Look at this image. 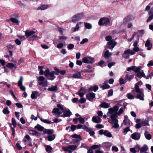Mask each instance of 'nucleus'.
<instances>
[{
  "instance_id": "58",
  "label": "nucleus",
  "mask_w": 153,
  "mask_h": 153,
  "mask_svg": "<svg viewBox=\"0 0 153 153\" xmlns=\"http://www.w3.org/2000/svg\"><path fill=\"white\" fill-rule=\"evenodd\" d=\"M113 94V90L112 89H111L108 92V97H111L112 96Z\"/></svg>"
},
{
  "instance_id": "7",
  "label": "nucleus",
  "mask_w": 153,
  "mask_h": 153,
  "mask_svg": "<svg viewBox=\"0 0 153 153\" xmlns=\"http://www.w3.org/2000/svg\"><path fill=\"white\" fill-rule=\"evenodd\" d=\"M113 122V124L112 125V128H117L119 127V125L118 124V120L116 119L117 117H109Z\"/></svg>"
},
{
  "instance_id": "32",
  "label": "nucleus",
  "mask_w": 153,
  "mask_h": 153,
  "mask_svg": "<svg viewBox=\"0 0 153 153\" xmlns=\"http://www.w3.org/2000/svg\"><path fill=\"white\" fill-rule=\"evenodd\" d=\"M73 77L74 78H79L81 77V72H79L73 75Z\"/></svg>"
},
{
  "instance_id": "12",
  "label": "nucleus",
  "mask_w": 153,
  "mask_h": 153,
  "mask_svg": "<svg viewBox=\"0 0 153 153\" xmlns=\"http://www.w3.org/2000/svg\"><path fill=\"white\" fill-rule=\"evenodd\" d=\"M72 114L71 112L69 109L66 110L65 109L63 114L61 115V116L63 117H70L72 115Z\"/></svg>"
},
{
  "instance_id": "8",
  "label": "nucleus",
  "mask_w": 153,
  "mask_h": 153,
  "mask_svg": "<svg viewBox=\"0 0 153 153\" xmlns=\"http://www.w3.org/2000/svg\"><path fill=\"white\" fill-rule=\"evenodd\" d=\"M126 74L125 77L126 80L130 81L131 79L134 78V74L133 72L131 73V72H126Z\"/></svg>"
},
{
  "instance_id": "9",
  "label": "nucleus",
  "mask_w": 153,
  "mask_h": 153,
  "mask_svg": "<svg viewBox=\"0 0 153 153\" xmlns=\"http://www.w3.org/2000/svg\"><path fill=\"white\" fill-rule=\"evenodd\" d=\"M23 77L22 76H21L18 82V85L20 89L22 91H25L26 90L25 87L22 85L23 81Z\"/></svg>"
},
{
  "instance_id": "36",
  "label": "nucleus",
  "mask_w": 153,
  "mask_h": 153,
  "mask_svg": "<svg viewBox=\"0 0 153 153\" xmlns=\"http://www.w3.org/2000/svg\"><path fill=\"white\" fill-rule=\"evenodd\" d=\"M37 128L39 131H42L44 130L43 127L41 126L39 124H38L37 126H36L34 128Z\"/></svg>"
},
{
  "instance_id": "48",
  "label": "nucleus",
  "mask_w": 153,
  "mask_h": 153,
  "mask_svg": "<svg viewBox=\"0 0 153 153\" xmlns=\"http://www.w3.org/2000/svg\"><path fill=\"white\" fill-rule=\"evenodd\" d=\"M59 42H62L63 40H65L67 38V37L66 36H59Z\"/></svg>"
},
{
  "instance_id": "27",
  "label": "nucleus",
  "mask_w": 153,
  "mask_h": 153,
  "mask_svg": "<svg viewBox=\"0 0 153 153\" xmlns=\"http://www.w3.org/2000/svg\"><path fill=\"white\" fill-rule=\"evenodd\" d=\"M35 33V32L33 31H28L26 30L25 31V34L27 37H29Z\"/></svg>"
},
{
  "instance_id": "13",
  "label": "nucleus",
  "mask_w": 153,
  "mask_h": 153,
  "mask_svg": "<svg viewBox=\"0 0 153 153\" xmlns=\"http://www.w3.org/2000/svg\"><path fill=\"white\" fill-rule=\"evenodd\" d=\"M132 138L135 140H138L140 137V134L138 132H135L131 135Z\"/></svg>"
},
{
  "instance_id": "52",
  "label": "nucleus",
  "mask_w": 153,
  "mask_h": 153,
  "mask_svg": "<svg viewBox=\"0 0 153 153\" xmlns=\"http://www.w3.org/2000/svg\"><path fill=\"white\" fill-rule=\"evenodd\" d=\"M12 125L14 128L16 127L17 123L16 122L15 119L13 118H12Z\"/></svg>"
},
{
  "instance_id": "45",
  "label": "nucleus",
  "mask_w": 153,
  "mask_h": 153,
  "mask_svg": "<svg viewBox=\"0 0 153 153\" xmlns=\"http://www.w3.org/2000/svg\"><path fill=\"white\" fill-rule=\"evenodd\" d=\"M126 97L128 99L130 100L133 99L134 98V96L132 95L130 93H128L126 95Z\"/></svg>"
},
{
  "instance_id": "1",
  "label": "nucleus",
  "mask_w": 153,
  "mask_h": 153,
  "mask_svg": "<svg viewBox=\"0 0 153 153\" xmlns=\"http://www.w3.org/2000/svg\"><path fill=\"white\" fill-rule=\"evenodd\" d=\"M140 83V82H138L135 85V91L137 93L136 98L137 99H139L143 101L144 100L143 91L142 89H140L139 87V85Z\"/></svg>"
},
{
  "instance_id": "38",
  "label": "nucleus",
  "mask_w": 153,
  "mask_h": 153,
  "mask_svg": "<svg viewBox=\"0 0 153 153\" xmlns=\"http://www.w3.org/2000/svg\"><path fill=\"white\" fill-rule=\"evenodd\" d=\"M7 67L10 68H12L14 67L15 69H16L17 68L15 66L13 63H8L7 65Z\"/></svg>"
},
{
  "instance_id": "56",
  "label": "nucleus",
  "mask_w": 153,
  "mask_h": 153,
  "mask_svg": "<svg viewBox=\"0 0 153 153\" xmlns=\"http://www.w3.org/2000/svg\"><path fill=\"white\" fill-rule=\"evenodd\" d=\"M41 120L42 122L48 124H50L51 123V121L48 120H47L41 119Z\"/></svg>"
},
{
  "instance_id": "35",
  "label": "nucleus",
  "mask_w": 153,
  "mask_h": 153,
  "mask_svg": "<svg viewBox=\"0 0 153 153\" xmlns=\"http://www.w3.org/2000/svg\"><path fill=\"white\" fill-rule=\"evenodd\" d=\"M104 135L108 137H112L111 134L108 131L106 130H105Z\"/></svg>"
},
{
  "instance_id": "10",
  "label": "nucleus",
  "mask_w": 153,
  "mask_h": 153,
  "mask_svg": "<svg viewBox=\"0 0 153 153\" xmlns=\"http://www.w3.org/2000/svg\"><path fill=\"white\" fill-rule=\"evenodd\" d=\"M71 137L74 138L73 141L75 143H79L82 140L80 136L76 134L72 135Z\"/></svg>"
},
{
  "instance_id": "6",
  "label": "nucleus",
  "mask_w": 153,
  "mask_h": 153,
  "mask_svg": "<svg viewBox=\"0 0 153 153\" xmlns=\"http://www.w3.org/2000/svg\"><path fill=\"white\" fill-rule=\"evenodd\" d=\"M110 21L109 19L106 18H101L98 22V25H110Z\"/></svg>"
},
{
  "instance_id": "47",
  "label": "nucleus",
  "mask_w": 153,
  "mask_h": 153,
  "mask_svg": "<svg viewBox=\"0 0 153 153\" xmlns=\"http://www.w3.org/2000/svg\"><path fill=\"white\" fill-rule=\"evenodd\" d=\"M3 112L5 114H8L10 113V111L8 110V107H6L3 110Z\"/></svg>"
},
{
  "instance_id": "23",
  "label": "nucleus",
  "mask_w": 153,
  "mask_h": 153,
  "mask_svg": "<svg viewBox=\"0 0 153 153\" xmlns=\"http://www.w3.org/2000/svg\"><path fill=\"white\" fill-rule=\"evenodd\" d=\"M124 53V55H129V54H130L131 55H133L134 54L135 52L132 50L128 49L125 51Z\"/></svg>"
},
{
  "instance_id": "31",
  "label": "nucleus",
  "mask_w": 153,
  "mask_h": 153,
  "mask_svg": "<svg viewBox=\"0 0 153 153\" xmlns=\"http://www.w3.org/2000/svg\"><path fill=\"white\" fill-rule=\"evenodd\" d=\"M144 135L146 138L148 140H149L152 138L151 135L147 131H145Z\"/></svg>"
},
{
  "instance_id": "11",
  "label": "nucleus",
  "mask_w": 153,
  "mask_h": 153,
  "mask_svg": "<svg viewBox=\"0 0 153 153\" xmlns=\"http://www.w3.org/2000/svg\"><path fill=\"white\" fill-rule=\"evenodd\" d=\"M64 105L58 104V115H62L64 111L65 108H64Z\"/></svg>"
},
{
  "instance_id": "55",
  "label": "nucleus",
  "mask_w": 153,
  "mask_h": 153,
  "mask_svg": "<svg viewBox=\"0 0 153 153\" xmlns=\"http://www.w3.org/2000/svg\"><path fill=\"white\" fill-rule=\"evenodd\" d=\"M67 47L69 50H71L74 48V45L73 44H70L68 45Z\"/></svg>"
},
{
  "instance_id": "41",
  "label": "nucleus",
  "mask_w": 153,
  "mask_h": 153,
  "mask_svg": "<svg viewBox=\"0 0 153 153\" xmlns=\"http://www.w3.org/2000/svg\"><path fill=\"white\" fill-rule=\"evenodd\" d=\"M57 86L56 85H55L54 86H53L51 87V88H49L48 89V91H55L56 90Z\"/></svg>"
},
{
  "instance_id": "2",
  "label": "nucleus",
  "mask_w": 153,
  "mask_h": 153,
  "mask_svg": "<svg viewBox=\"0 0 153 153\" xmlns=\"http://www.w3.org/2000/svg\"><path fill=\"white\" fill-rule=\"evenodd\" d=\"M119 109V107L117 105L113 108L108 109V112L107 113L108 117H117V111Z\"/></svg>"
},
{
  "instance_id": "39",
  "label": "nucleus",
  "mask_w": 153,
  "mask_h": 153,
  "mask_svg": "<svg viewBox=\"0 0 153 153\" xmlns=\"http://www.w3.org/2000/svg\"><path fill=\"white\" fill-rule=\"evenodd\" d=\"M10 20L12 22L16 23L17 25H19V22L16 19L14 18H11L10 19Z\"/></svg>"
},
{
  "instance_id": "42",
  "label": "nucleus",
  "mask_w": 153,
  "mask_h": 153,
  "mask_svg": "<svg viewBox=\"0 0 153 153\" xmlns=\"http://www.w3.org/2000/svg\"><path fill=\"white\" fill-rule=\"evenodd\" d=\"M69 146V149H70L71 150H75L77 148V146L75 145H68Z\"/></svg>"
},
{
  "instance_id": "43",
  "label": "nucleus",
  "mask_w": 153,
  "mask_h": 153,
  "mask_svg": "<svg viewBox=\"0 0 153 153\" xmlns=\"http://www.w3.org/2000/svg\"><path fill=\"white\" fill-rule=\"evenodd\" d=\"M55 136L54 134L52 135H49L48 136V140L49 141H51L53 140L55 138Z\"/></svg>"
},
{
  "instance_id": "24",
  "label": "nucleus",
  "mask_w": 153,
  "mask_h": 153,
  "mask_svg": "<svg viewBox=\"0 0 153 153\" xmlns=\"http://www.w3.org/2000/svg\"><path fill=\"white\" fill-rule=\"evenodd\" d=\"M57 74V73L54 71H52L51 72L50 74L49 75V76H50L49 79L51 80H53L55 78L54 74Z\"/></svg>"
},
{
  "instance_id": "4",
  "label": "nucleus",
  "mask_w": 153,
  "mask_h": 153,
  "mask_svg": "<svg viewBox=\"0 0 153 153\" xmlns=\"http://www.w3.org/2000/svg\"><path fill=\"white\" fill-rule=\"evenodd\" d=\"M38 82L39 85H42L44 87H46L48 85L47 80L45 79V77L43 76H39L38 80Z\"/></svg>"
},
{
  "instance_id": "25",
  "label": "nucleus",
  "mask_w": 153,
  "mask_h": 153,
  "mask_svg": "<svg viewBox=\"0 0 153 153\" xmlns=\"http://www.w3.org/2000/svg\"><path fill=\"white\" fill-rule=\"evenodd\" d=\"M148 149V147L147 145H144L140 149V152H147L146 151Z\"/></svg>"
},
{
  "instance_id": "54",
  "label": "nucleus",
  "mask_w": 153,
  "mask_h": 153,
  "mask_svg": "<svg viewBox=\"0 0 153 153\" xmlns=\"http://www.w3.org/2000/svg\"><path fill=\"white\" fill-rule=\"evenodd\" d=\"M83 62L85 63H89L88 60V57H85L82 59Z\"/></svg>"
},
{
  "instance_id": "44",
  "label": "nucleus",
  "mask_w": 153,
  "mask_h": 153,
  "mask_svg": "<svg viewBox=\"0 0 153 153\" xmlns=\"http://www.w3.org/2000/svg\"><path fill=\"white\" fill-rule=\"evenodd\" d=\"M82 128L85 130L87 132H89L90 130V128H88L86 126L84 125H82Z\"/></svg>"
},
{
  "instance_id": "53",
  "label": "nucleus",
  "mask_w": 153,
  "mask_h": 153,
  "mask_svg": "<svg viewBox=\"0 0 153 153\" xmlns=\"http://www.w3.org/2000/svg\"><path fill=\"white\" fill-rule=\"evenodd\" d=\"M136 67L135 66H132L130 67H128L127 68L126 70L128 71H129L131 70L134 71Z\"/></svg>"
},
{
  "instance_id": "61",
  "label": "nucleus",
  "mask_w": 153,
  "mask_h": 153,
  "mask_svg": "<svg viewBox=\"0 0 153 153\" xmlns=\"http://www.w3.org/2000/svg\"><path fill=\"white\" fill-rule=\"evenodd\" d=\"M99 147V146L97 145H95L92 146L90 148L92 150H94L96 149H97Z\"/></svg>"
},
{
  "instance_id": "62",
  "label": "nucleus",
  "mask_w": 153,
  "mask_h": 153,
  "mask_svg": "<svg viewBox=\"0 0 153 153\" xmlns=\"http://www.w3.org/2000/svg\"><path fill=\"white\" fill-rule=\"evenodd\" d=\"M79 91L82 92L85 94L87 92V90L84 88L82 87L79 90Z\"/></svg>"
},
{
  "instance_id": "5",
  "label": "nucleus",
  "mask_w": 153,
  "mask_h": 153,
  "mask_svg": "<svg viewBox=\"0 0 153 153\" xmlns=\"http://www.w3.org/2000/svg\"><path fill=\"white\" fill-rule=\"evenodd\" d=\"M83 18V14L82 13H78L72 17V22H75Z\"/></svg>"
},
{
  "instance_id": "14",
  "label": "nucleus",
  "mask_w": 153,
  "mask_h": 153,
  "mask_svg": "<svg viewBox=\"0 0 153 153\" xmlns=\"http://www.w3.org/2000/svg\"><path fill=\"white\" fill-rule=\"evenodd\" d=\"M95 97V94L92 92L86 94V97L87 99L90 101H92V99L94 98Z\"/></svg>"
},
{
  "instance_id": "19",
  "label": "nucleus",
  "mask_w": 153,
  "mask_h": 153,
  "mask_svg": "<svg viewBox=\"0 0 153 153\" xmlns=\"http://www.w3.org/2000/svg\"><path fill=\"white\" fill-rule=\"evenodd\" d=\"M39 93L37 91H33L31 95V97L32 99H36L39 96Z\"/></svg>"
},
{
  "instance_id": "59",
  "label": "nucleus",
  "mask_w": 153,
  "mask_h": 153,
  "mask_svg": "<svg viewBox=\"0 0 153 153\" xmlns=\"http://www.w3.org/2000/svg\"><path fill=\"white\" fill-rule=\"evenodd\" d=\"M88 41V39L87 38H85L83 39L80 42V44H83Z\"/></svg>"
},
{
  "instance_id": "51",
  "label": "nucleus",
  "mask_w": 153,
  "mask_h": 153,
  "mask_svg": "<svg viewBox=\"0 0 153 153\" xmlns=\"http://www.w3.org/2000/svg\"><path fill=\"white\" fill-rule=\"evenodd\" d=\"M50 71L48 69L45 70L44 72V75L46 76H49L50 74Z\"/></svg>"
},
{
  "instance_id": "30",
  "label": "nucleus",
  "mask_w": 153,
  "mask_h": 153,
  "mask_svg": "<svg viewBox=\"0 0 153 153\" xmlns=\"http://www.w3.org/2000/svg\"><path fill=\"white\" fill-rule=\"evenodd\" d=\"M112 55V53H109L108 50H106L104 52V57L108 58Z\"/></svg>"
},
{
  "instance_id": "37",
  "label": "nucleus",
  "mask_w": 153,
  "mask_h": 153,
  "mask_svg": "<svg viewBox=\"0 0 153 153\" xmlns=\"http://www.w3.org/2000/svg\"><path fill=\"white\" fill-rule=\"evenodd\" d=\"M85 27L88 29H91L92 28V25L88 23H84Z\"/></svg>"
},
{
  "instance_id": "29",
  "label": "nucleus",
  "mask_w": 153,
  "mask_h": 153,
  "mask_svg": "<svg viewBox=\"0 0 153 153\" xmlns=\"http://www.w3.org/2000/svg\"><path fill=\"white\" fill-rule=\"evenodd\" d=\"M49 7V6L46 5H42L40 6L39 7L37 8V10H44L48 8Z\"/></svg>"
},
{
  "instance_id": "63",
  "label": "nucleus",
  "mask_w": 153,
  "mask_h": 153,
  "mask_svg": "<svg viewBox=\"0 0 153 153\" xmlns=\"http://www.w3.org/2000/svg\"><path fill=\"white\" fill-rule=\"evenodd\" d=\"M7 49L10 51V50L13 49L14 48V46L11 44L7 45Z\"/></svg>"
},
{
  "instance_id": "18",
  "label": "nucleus",
  "mask_w": 153,
  "mask_h": 153,
  "mask_svg": "<svg viewBox=\"0 0 153 153\" xmlns=\"http://www.w3.org/2000/svg\"><path fill=\"white\" fill-rule=\"evenodd\" d=\"M145 46L146 47H147V50H150L152 48V45L150 43V41L149 39H148L147 40L145 44Z\"/></svg>"
},
{
  "instance_id": "17",
  "label": "nucleus",
  "mask_w": 153,
  "mask_h": 153,
  "mask_svg": "<svg viewBox=\"0 0 153 153\" xmlns=\"http://www.w3.org/2000/svg\"><path fill=\"white\" fill-rule=\"evenodd\" d=\"M148 14L149 16L148 18L147 22H148L153 19V9H151L149 12Z\"/></svg>"
},
{
  "instance_id": "22",
  "label": "nucleus",
  "mask_w": 153,
  "mask_h": 153,
  "mask_svg": "<svg viewBox=\"0 0 153 153\" xmlns=\"http://www.w3.org/2000/svg\"><path fill=\"white\" fill-rule=\"evenodd\" d=\"M110 105L105 102H102L100 105V106L101 108H107L109 107Z\"/></svg>"
},
{
  "instance_id": "33",
  "label": "nucleus",
  "mask_w": 153,
  "mask_h": 153,
  "mask_svg": "<svg viewBox=\"0 0 153 153\" xmlns=\"http://www.w3.org/2000/svg\"><path fill=\"white\" fill-rule=\"evenodd\" d=\"M45 149L46 151L48 153L51 152L52 149V148L49 145H45Z\"/></svg>"
},
{
  "instance_id": "16",
  "label": "nucleus",
  "mask_w": 153,
  "mask_h": 153,
  "mask_svg": "<svg viewBox=\"0 0 153 153\" xmlns=\"http://www.w3.org/2000/svg\"><path fill=\"white\" fill-rule=\"evenodd\" d=\"M92 120L93 122L96 123H100L101 121V118L98 116L93 117Z\"/></svg>"
},
{
  "instance_id": "64",
  "label": "nucleus",
  "mask_w": 153,
  "mask_h": 153,
  "mask_svg": "<svg viewBox=\"0 0 153 153\" xmlns=\"http://www.w3.org/2000/svg\"><path fill=\"white\" fill-rule=\"evenodd\" d=\"M78 120L82 124L84 123L85 122L84 119L81 117L78 118Z\"/></svg>"
},
{
  "instance_id": "21",
  "label": "nucleus",
  "mask_w": 153,
  "mask_h": 153,
  "mask_svg": "<svg viewBox=\"0 0 153 153\" xmlns=\"http://www.w3.org/2000/svg\"><path fill=\"white\" fill-rule=\"evenodd\" d=\"M98 89V87L97 86H94L91 87L87 89L88 92L93 91L94 92H96Z\"/></svg>"
},
{
  "instance_id": "50",
  "label": "nucleus",
  "mask_w": 153,
  "mask_h": 153,
  "mask_svg": "<svg viewBox=\"0 0 153 153\" xmlns=\"http://www.w3.org/2000/svg\"><path fill=\"white\" fill-rule=\"evenodd\" d=\"M86 99L83 97H82L79 100L78 102L79 103H84L86 101Z\"/></svg>"
},
{
  "instance_id": "3",
  "label": "nucleus",
  "mask_w": 153,
  "mask_h": 153,
  "mask_svg": "<svg viewBox=\"0 0 153 153\" xmlns=\"http://www.w3.org/2000/svg\"><path fill=\"white\" fill-rule=\"evenodd\" d=\"M112 37L111 36H108L105 37V39L108 42L107 43V45H111V47L108 46V48L111 49H113L115 45H117V43L116 42L113 41V40H112Z\"/></svg>"
},
{
  "instance_id": "34",
  "label": "nucleus",
  "mask_w": 153,
  "mask_h": 153,
  "mask_svg": "<svg viewBox=\"0 0 153 153\" xmlns=\"http://www.w3.org/2000/svg\"><path fill=\"white\" fill-rule=\"evenodd\" d=\"M44 132L45 133L48 134H51L53 133V129H45Z\"/></svg>"
},
{
  "instance_id": "46",
  "label": "nucleus",
  "mask_w": 153,
  "mask_h": 153,
  "mask_svg": "<svg viewBox=\"0 0 153 153\" xmlns=\"http://www.w3.org/2000/svg\"><path fill=\"white\" fill-rule=\"evenodd\" d=\"M127 80H126L122 78H121L119 79L120 83L121 85L127 82Z\"/></svg>"
},
{
  "instance_id": "26",
  "label": "nucleus",
  "mask_w": 153,
  "mask_h": 153,
  "mask_svg": "<svg viewBox=\"0 0 153 153\" xmlns=\"http://www.w3.org/2000/svg\"><path fill=\"white\" fill-rule=\"evenodd\" d=\"M131 20V16H126L123 19V23L124 24H126L129 21Z\"/></svg>"
},
{
  "instance_id": "20",
  "label": "nucleus",
  "mask_w": 153,
  "mask_h": 153,
  "mask_svg": "<svg viewBox=\"0 0 153 153\" xmlns=\"http://www.w3.org/2000/svg\"><path fill=\"white\" fill-rule=\"evenodd\" d=\"M82 22H80L77 23L75 27L72 29V31L73 32L78 31L79 29V26L81 25Z\"/></svg>"
},
{
  "instance_id": "40",
  "label": "nucleus",
  "mask_w": 153,
  "mask_h": 153,
  "mask_svg": "<svg viewBox=\"0 0 153 153\" xmlns=\"http://www.w3.org/2000/svg\"><path fill=\"white\" fill-rule=\"evenodd\" d=\"M89 63L92 64L95 62V60L93 58L90 56H88Z\"/></svg>"
},
{
  "instance_id": "49",
  "label": "nucleus",
  "mask_w": 153,
  "mask_h": 153,
  "mask_svg": "<svg viewBox=\"0 0 153 153\" xmlns=\"http://www.w3.org/2000/svg\"><path fill=\"white\" fill-rule=\"evenodd\" d=\"M130 131V129L128 127L125 128L123 130V133L124 135H125L126 134Z\"/></svg>"
},
{
  "instance_id": "60",
  "label": "nucleus",
  "mask_w": 153,
  "mask_h": 153,
  "mask_svg": "<svg viewBox=\"0 0 153 153\" xmlns=\"http://www.w3.org/2000/svg\"><path fill=\"white\" fill-rule=\"evenodd\" d=\"M141 69V67L140 66H138L136 67V68H135L134 71L137 73L139 72H140V70Z\"/></svg>"
},
{
  "instance_id": "28",
  "label": "nucleus",
  "mask_w": 153,
  "mask_h": 153,
  "mask_svg": "<svg viewBox=\"0 0 153 153\" xmlns=\"http://www.w3.org/2000/svg\"><path fill=\"white\" fill-rule=\"evenodd\" d=\"M108 82L107 81H105L104 82V85H102L101 86V88L103 89H108L110 88V86L109 85H107V84Z\"/></svg>"
},
{
  "instance_id": "15",
  "label": "nucleus",
  "mask_w": 153,
  "mask_h": 153,
  "mask_svg": "<svg viewBox=\"0 0 153 153\" xmlns=\"http://www.w3.org/2000/svg\"><path fill=\"white\" fill-rule=\"evenodd\" d=\"M136 76L139 78H141L142 77H143L146 79H148V77H146L145 75V74L143 72V71L138 72Z\"/></svg>"
},
{
  "instance_id": "57",
  "label": "nucleus",
  "mask_w": 153,
  "mask_h": 153,
  "mask_svg": "<svg viewBox=\"0 0 153 153\" xmlns=\"http://www.w3.org/2000/svg\"><path fill=\"white\" fill-rule=\"evenodd\" d=\"M82 72H85V73H91L93 72V71L92 70H89L88 69H84L82 70L81 71Z\"/></svg>"
}]
</instances>
